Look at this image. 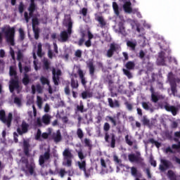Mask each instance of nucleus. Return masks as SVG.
I'll return each instance as SVG.
<instances>
[{
    "label": "nucleus",
    "instance_id": "f257e3e1",
    "mask_svg": "<svg viewBox=\"0 0 180 180\" xmlns=\"http://www.w3.org/2000/svg\"><path fill=\"white\" fill-rule=\"evenodd\" d=\"M1 32L4 34L7 43H10L11 46H15V27L8 25L7 27H2Z\"/></svg>",
    "mask_w": 180,
    "mask_h": 180
},
{
    "label": "nucleus",
    "instance_id": "f03ea898",
    "mask_svg": "<svg viewBox=\"0 0 180 180\" xmlns=\"http://www.w3.org/2000/svg\"><path fill=\"white\" fill-rule=\"evenodd\" d=\"M103 130L105 131V141L106 143H110L111 148H115L116 147V136L115 134H111V141H109V130H110L109 122L104 123Z\"/></svg>",
    "mask_w": 180,
    "mask_h": 180
},
{
    "label": "nucleus",
    "instance_id": "7ed1b4c3",
    "mask_svg": "<svg viewBox=\"0 0 180 180\" xmlns=\"http://www.w3.org/2000/svg\"><path fill=\"white\" fill-rule=\"evenodd\" d=\"M8 88L13 96H15V91L17 94H20V84H19V77H11L9 80Z\"/></svg>",
    "mask_w": 180,
    "mask_h": 180
},
{
    "label": "nucleus",
    "instance_id": "20e7f679",
    "mask_svg": "<svg viewBox=\"0 0 180 180\" xmlns=\"http://www.w3.org/2000/svg\"><path fill=\"white\" fill-rule=\"evenodd\" d=\"M20 162L24 164L25 165L21 166V170L27 174L29 172L30 175H33L34 174V166L33 165H29V159L26 157H22L20 160Z\"/></svg>",
    "mask_w": 180,
    "mask_h": 180
},
{
    "label": "nucleus",
    "instance_id": "39448f33",
    "mask_svg": "<svg viewBox=\"0 0 180 180\" xmlns=\"http://www.w3.org/2000/svg\"><path fill=\"white\" fill-rule=\"evenodd\" d=\"M71 34H72V21L71 20H69L67 31H62L60 34L61 41H63V43H65V41H68Z\"/></svg>",
    "mask_w": 180,
    "mask_h": 180
},
{
    "label": "nucleus",
    "instance_id": "423d86ee",
    "mask_svg": "<svg viewBox=\"0 0 180 180\" xmlns=\"http://www.w3.org/2000/svg\"><path fill=\"white\" fill-rule=\"evenodd\" d=\"M12 119H13V115L12 112H9L6 117V114L5 113V110H0V120L4 124L7 125V127H11L12 125Z\"/></svg>",
    "mask_w": 180,
    "mask_h": 180
},
{
    "label": "nucleus",
    "instance_id": "0eeeda50",
    "mask_svg": "<svg viewBox=\"0 0 180 180\" xmlns=\"http://www.w3.org/2000/svg\"><path fill=\"white\" fill-rule=\"evenodd\" d=\"M128 160L130 161V162L140 164V165H142V167L146 165V163H144V159L141 158V154H140V152H137L136 155L134 153L129 154L128 155Z\"/></svg>",
    "mask_w": 180,
    "mask_h": 180
},
{
    "label": "nucleus",
    "instance_id": "6e6552de",
    "mask_svg": "<svg viewBox=\"0 0 180 180\" xmlns=\"http://www.w3.org/2000/svg\"><path fill=\"white\" fill-rule=\"evenodd\" d=\"M63 155L66 160V163L63 164V165H66L67 167H71L72 165V158H74V155L71 153L70 148H65L63 152Z\"/></svg>",
    "mask_w": 180,
    "mask_h": 180
},
{
    "label": "nucleus",
    "instance_id": "1a4fd4ad",
    "mask_svg": "<svg viewBox=\"0 0 180 180\" xmlns=\"http://www.w3.org/2000/svg\"><path fill=\"white\" fill-rule=\"evenodd\" d=\"M35 11H37V5L30 4L28 7L29 13L27 11L24 13V18L25 19L26 23H29V20H30V18H33V14L34 13Z\"/></svg>",
    "mask_w": 180,
    "mask_h": 180
},
{
    "label": "nucleus",
    "instance_id": "9d476101",
    "mask_svg": "<svg viewBox=\"0 0 180 180\" xmlns=\"http://www.w3.org/2000/svg\"><path fill=\"white\" fill-rule=\"evenodd\" d=\"M30 125L26 122V121L22 120L21 125L17 128V133L19 136H23V134H26L27 131H29Z\"/></svg>",
    "mask_w": 180,
    "mask_h": 180
},
{
    "label": "nucleus",
    "instance_id": "9b49d317",
    "mask_svg": "<svg viewBox=\"0 0 180 180\" xmlns=\"http://www.w3.org/2000/svg\"><path fill=\"white\" fill-rule=\"evenodd\" d=\"M50 134H51V132H49V133L44 132L41 134V130L40 129H38L34 136V139L38 141H41V139H43L44 140H47Z\"/></svg>",
    "mask_w": 180,
    "mask_h": 180
},
{
    "label": "nucleus",
    "instance_id": "f8f14e48",
    "mask_svg": "<svg viewBox=\"0 0 180 180\" xmlns=\"http://www.w3.org/2000/svg\"><path fill=\"white\" fill-rule=\"evenodd\" d=\"M22 151L25 157H27V158L30 157L32 149H30V143H29V141L24 140L22 141Z\"/></svg>",
    "mask_w": 180,
    "mask_h": 180
},
{
    "label": "nucleus",
    "instance_id": "ddd939ff",
    "mask_svg": "<svg viewBox=\"0 0 180 180\" xmlns=\"http://www.w3.org/2000/svg\"><path fill=\"white\" fill-rule=\"evenodd\" d=\"M122 114L120 112H117L115 117L108 116V119L111 122L112 126L115 127L117 126V124H122V121H120V115Z\"/></svg>",
    "mask_w": 180,
    "mask_h": 180
},
{
    "label": "nucleus",
    "instance_id": "4468645a",
    "mask_svg": "<svg viewBox=\"0 0 180 180\" xmlns=\"http://www.w3.org/2000/svg\"><path fill=\"white\" fill-rule=\"evenodd\" d=\"M160 162L162 165H159V169L162 172H165V171H167V169H169L171 165H172V163L170 161L164 159H162Z\"/></svg>",
    "mask_w": 180,
    "mask_h": 180
},
{
    "label": "nucleus",
    "instance_id": "2eb2a0df",
    "mask_svg": "<svg viewBox=\"0 0 180 180\" xmlns=\"http://www.w3.org/2000/svg\"><path fill=\"white\" fill-rule=\"evenodd\" d=\"M50 160V149H48L47 151H46L44 155H41L39 156V165L42 166L44 165V162L46 161H49Z\"/></svg>",
    "mask_w": 180,
    "mask_h": 180
},
{
    "label": "nucleus",
    "instance_id": "dca6fc26",
    "mask_svg": "<svg viewBox=\"0 0 180 180\" xmlns=\"http://www.w3.org/2000/svg\"><path fill=\"white\" fill-rule=\"evenodd\" d=\"M53 81L54 85H58V81H60V76L61 75V70L58 69L56 71V68L52 69Z\"/></svg>",
    "mask_w": 180,
    "mask_h": 180
},
{
    "label": "nucleus",
    "instance_id": "f3484780",
    "mask_svg": "<svg viewBox=\"0 0 180 180\" xmlns=\"http://www.w3.org/2000/svg\"><path fill=\"white\" fill-rule=\"evenodd\" d=\"M94 16L95 20H96V22H98L100 27H101V29H103V27L106 26V20H105V18H103L102 15H99L98 13H95Z\"/></svg>",
    "mask_w": 180,
    "mask_h": 180
},
{
    "label": "nucleus",
    "instance_id": "a211bd4d",
    "mask_svg": "<svg viewBox=\"0 0 180 180\" xmlns=\"http://www.w3.org/2000/svg\"><path fill=\"white\" fill-rule=\"evenodd\" d=\"M164 108L167 112H171L173 116H176V114L178 113V108L174 105H169V104L165 105Z\"/></svg>",
    "mask_w": 180,
    "mask_h": 180
},
{
    "label": "nucleus",
    "instance_id": "6ab92c4d",
    "mask_svg": "<svg viewBox=\"0 0 180 180\" xmlns=\"http://www.w3.org/2000/svg\"><path fill=\"white\" fill-rule=\"evenodd\" d=\"M77 164L79 169H81V171H84L85 176L89 178V175L91 174L86 172V162H85V160H83L82 162H78Z\"/></svg>",
    "mask_w": 180,
    "mask_h": 180
},
{
    "label": "nucleus",
    "instance_id": "aec40b11",
    "mask_svg": "<svg viewBox=\"0 0 180 180\" xmlns=\"http://www.w3.org/2000/svg\"><path fill=\"white\" fill-rule=\"evenodd\" d=\"M123 9L126 13H131L133 8H131V2L126 1L123 5Z\"/></svg>",
    "mask_w": 180,
    "mask_h": 180
},
{
    "label": "nucleus",
    "instance_id": "412c9836",
    "mask_svg": "<svg viewBox=\"0 0 180 180\" xmlns=\"http://www.w3.org/2000/svg\"><path fill=\"white\" fill-rule=\"evenodd\" d=\"M127 47H129L131 51H136V47L137 46V41L134 40H129L127 41Z\"/></svg>",
    "mask_w": 180,
    "mask_h": 180
},
{
    "label": "nucleus",
    "instance_id": "4be33fe9",
    "mask_svg": "<svg viewBox=\"0 0 180 180\" xmlns=\"http://www.w3.org/2000/svg\"><path fill=\"white\" fill-rule=\"evenodd\" d=\"M78 75L79 77L80 81L83 86H86V79L85 78V75H84V72L82 70L79 69L78 70Z\"/></svg>",
    "mask_w": 180,
    "mask_h": 180
},
{
    "label": "nucleus",
    "instance_id": "5701e85b",
    "mask_svg": "<svg viewBox=\"0 0 180 180\" xmlns=\"http://www.w3.org/2000/svg\"><path fill=\"white\" fill-rule=\"evenodd\" d=\"M115 51H116V45H115V44H111L110 45V49L107 51V57L109 58H110V57H113Z\"/></svg>",
    "mask_w": 180,
    "mask_h": 180
},
{
    "label": "nucleus",
    "instance_id": "b1692460",
    "mask_svg": "<svg viewBox=\"0 0 180 180\" xmlns=\"http://www.w3.org/2000/svg\"><path fill=\"white\" fill-rule=\"evenodd\" d=\"M52 139L55 143H60V141H61L63 137L61 136V132L60 130H58L56 134H53Z\"/></svg>",
    "mask_w": 180,
    "mask_h": 180
},
{
    "label": "nucleus",
    "instance_id": "393cba45",
    "mask_svg": "<svg viewBox=\"0 0 180 180\" xmlns=\"http://www.w3.org/2000/svg\"><path fill=\"white\" fill-rule=\"evenodd\" d=\"M108 101L110 108H119V106H120V104L117 100H115L113 101V99L109 98Z\"/></svg>",
    "mask_w": 180,
    "mask_h": 180
},
{
    "label": "nucleus",
    "instance_id": "a878e982",
    "mask_svg": "<svg viewBox=\"0 0 180 180\" xmlns=\"http://www.w3.org/2000/svg\"><path fill=\"white\" fill-rule=\"evenodd\" d=\"M9 75L11 78H19V76H18V72H16V70L13 66H10Z\"/></svg>",
    "mask_w": 180,
    "mask_h": 180
},
{
    "label": "nucleus",
    "instance_id": "bb28decb",
    "mask_svg": "<svg viewBox=\"0 0 180 180\" xmlns=\"http://www.w3.org/2000/svg\"><path fill=\"white\" fill-rule=\"evenodd\" d=\"M131 174L132 176H134L135 178H141L143 176V174L141 173L137 172V168L132 167L131 168Z\"/></svg>",
    "mask_w": 180,
    "mask_h": 180
},
{
    "label": "nucleus",
    "instance_id": "cd10ccee",
    "mask_svg": "<svg viewBox=\"0 0 180 180\" xmlns=\"http://www.w3.org/2000/svg\"><path fill=\"white\" fill-rule=\"evenodd\" d=\"M50 65H51V62L47 58H44L43 60V70H45L46 71H49V69L50 68Z\"/></svg>",
    "mask_w": 180,
    "mask_h": 180
},
{
    "label": "nucleus",
    "instance_id": "c85d7f7f",
    "mask_svg": "<svg viewBox=\"0 0 180 180\" xmlns=\"http://www.w3.org/2000/svg\"><path fill=\"white\" fill-rule=\"evenodd\" d=\"M87 66H88L89 70V75L91 77H94V75H95V66L94 65V63L89 62L87 64Z\"/></svg>",
    "mask_w": 180,
    "mask_h": 180
},
{
    "label": "nucleus",
    "instance_id": "c756f323",
    "mask_svg": "<svg viewBox=\"0 0 180 180\" xmlns=\"http://www.w3.org/2000/svg\"><path fill=\"white\" fill-rule=\"evenodd\" d=\"M94 93L89 91H84L82 93V99H86V98H92Z\"/></svg>",
    "mask_w": 180,
    "mask_h": 180
},
{
    "label": "nucleus",
    "instance_id": "7c9ffc66",
    "mask_svg": "<svg viewBox=\"0 0 180 180\" xmlns=\"http://www.w3.org/2000/svg\"><path fill=\"white\" fill-rule=\"evenodd\" d=\"M70 86L72 89H78L79 86L78 80H75L74 78L71 79Z\"/></svg>",
    "mask_w": 180,
    "mask_h": 180
},
{
    "label": "nucleus",
    "instance_id": "2f4dec72",
    "mask_svg": "<svg viewBox=\"0 0 180 180\" xmlns=\"http://www.w3.org/2000/svg\"><path fill=\"white\" fill-rule=\"evenodd\" d=\"M165 53L162 51L159 53V58L158 59V63L162 64V65H164V64H165Z\"/></svg>",
    "mask_w": 180,
    "mask_h": 180
},
{
    "label": "nucleus",
    "instance_id": "473e14b6",
    "mask_svg": "<svg viewBox=\"0 0 180 180\" xmlns=\"http://www.w3.org/2000/svg\"><path fill=\"white\" fill-rule=\"evenodd\" d=\"M22 84L25 86H27L28 84H30V77H29V75L25 73L22 78Z\"/></svg>",
    "mask_w": 180,
    "mask_h": 180
},
{
    "label": "nucleus",
    "instance_id": "72a5a7b5",
    "mask_svg": "<svg viewBox=\"0 0 180 180\" xmlns=\"http://www.w3.org/2000/svg\"><path fill=\"white\" fill-rule=\"evenodd\" d=\"M167 176L170 180H177V176L176 174H175V172H174V171L172 170H169L167 172Z\"/></svg>",
    "mask_w": 180,
    "mask_h": 180
},
{
    "label": "nucleus",
    "instance_id": "f704fd0d",
    "mask_svg": "<svg viewBox=\"0 0 180 180\" xmlns=\"http://www.w3.org/2000/svg\"><path fill=\"white\" fill-rule=\"evenodd\" d=\"M118 27H119V30H120V33H121L122 34H126V30L124 28V23L123 22H120L118 23Z\"/></svg>",
    "mask_w": 180,
    "mask_h": 180
},
{
    "label": "nucleus",
    "instance_id": "c9c22d12",
    "mask_svg": "<svg viewBox=\"0 0 180 180\" xmlns=\"http://www.w3.org/2000/svg\"><path fill=\"white\" fill-rule=\"evenodd\" d=\"M125 67L127 70H134V68L136 67V64L133 61H128L126 63Z\"/></svg>",
    "mask_w": 180,
    "mask_h": 180
},
{
    "label": "nucleus",
    "instance_id": "e433bc0d",
    "mask_svg": "<svg viewBox=\"0 0 180 180\" xmlns=\"http://www.w3.org/2000/svg\"><path fill=\"white\" fill-rule=\"evenodd\" d=\"M112 8L113 11L117 16H119L120 15V11H119V5H117V3L112 2Z\"/></svg>",
    "mask_w": 180,
    "mask_h": 180
},
{
    "label": "nucleus",
    "instance_id": "4c0bfd02",
    "mask_svg": "<svg viewBox=\"0 0 180 180\" xmlns=\"http://www.w3.org/2000/svg\"><path fill=\"white\" fill-rule=\"evenodd\" d=\"M34 32V37L35 40H39V37H40V29L39 27L32 28Z\"/></svg>",
    "mask_w": 180,
    "mask_h": 180
},
{
    "label": "nucleus",
    "instance_id": "58836bf2",
    "mask_svg": "<svg viewBox=\"0 0 180 180\" xmlns=\"http://www.w3.org/2000/svg\"><path fill=\"white\" fill-rule=\"evenodd\" d=\"M77 112H80L81 113H84V112H86V109L84 108V103L80 101L79 105H77Z\"/></svg>",
    "mask_w": 180,
    "mask_h": 180
},
{
    "label": "nucleus",
    "instance_id": "ea45409f",
    "mask_svg": "<svg viewBox=\"0 0 180 180\" xmlns=\"http://www.w3.org/2000/svg\"><path fill=\"white\" fill-rule=\"evenodd\" d=\"M42 44L41 43H39L37 45V54L38 56V57H43V49H42Z\"/></svg>",
    "mask_w": 180,
    "mask_h": 180
},
{
    "label": "nucleus",
    "instance_id": "a19ab883",
    "mask_svg": "<svg viewBox=\"0 0 180 180\" xmlns=\"http://www.w3.org/2000/svg\"><path fill=\"white\" fill-rule=\"evenodd\" d=\"M50 119H51V117H50L49 115H44L42 117V122L44 124H50Z\"/></svg>",
    "mask_w": 180,
    "mask_h": 180
},
{
    "label": "nucleus",
    "instance_id": "79ce46f5",
    "mask_svg": "<svg viewBox=\"0 0 180 180\" xmlns=\"http://www.w3.org/2000/svg\"><path fill=\"white\" fill-rule=\"evenodd\" d=\"M32 29L37 28L36 26H39L40 22H39V18L37 17H34L32 20Z\"/></svg>",
    "mask_w": 180,
    "mask_h": 180
},
{
    "label": "nucleus",
    "instance_id": "37998d69",
    "mask_svg": "<svg viewBox=\"0 0 180 180\" xmlns=\"http://www.w3.org/2000/svg\"><path fill=\"white\" fill-rule=\"evenodd\" d=\"M122 71L124 72V75H126V77H127L128 79H131V78H133V74H131L129 70L123 69Z\"/></svg>",
    "mask_w": 180,
    "mask_h": 180
},
{
    "label": "nucleus",
    "instance_id": "c03bdc74",
    "mask_svg": "<svg viewBox=\"0 0 180 180\" xmlns=\"http://www.w3.org/2000/svg\"><path fill=\"white\" fill-rule=\"evenodd\" d=\"M40 82L43 84V85H50V81H49V79H47L46 77H45L44 76H41L40 77Z\"/></svg>",
    "mask_w": 180,
    "mask_h": 180
},
{
    "label": "nucleus",
    "instance_id": "a18cd8bd",
    "mask_svg": "<svg viewBox=\"0 0 180 180\" xmlns=\"http://www.w3.org/2000/svg\"><path fill=\"white\" fill-rule=\"evenodd\" d=\"M149 143H151V144H155V147L157 148H160L161 147V143L154 140V139L151 138L148 140Z\"/></svg>",
    "mask_w": 180,
    "mask_h": 180
},
{
    "label": "nucleus",
    "instance_id": "49530a36",
    "mask_svg": "<svg viewBox=\"0 0 180 180\" xmlns=\"http://www.w3.org/2000/svg\"><path fill=\"white\" fill-rule=\"evenodd\" d=\"M141 122L143 123V126H150V120H148L146 115L143 117Z\"/></svg>",
    "mask_w": 180,
    "mask_h": 180
},
{
    "label": "nucleus",
    "instance_id": "de8ad7c7",
    "mask_svg": "<svg viewBox=\"0 0 180 180\" xmlns=\"http://www.w3.org/2000/svg\"><path fill=\"white\" fill-rule=\"evenodd\" d=\"M18 12L21 15L23 13V12H25V4H23L22 1H20L18 5Z\"/></svg>",
    "mask_w": 180,
    "mask_h": 180
},
{
    "label": "nucleus",
    "instance_id": "09e8293b",
    "mask_svg": "<svg viewBox=\"0 0 180 180\" xmlns=\"http://www.w3.org/2000/svg\"><path fill=\"white\" fill-rule=\"evenodd\" d=\"M77 136L80 140H82L84 139V131H82V129L81 128H78L77 130Z\"/></svg>",
    "mask_w": 180,
    "mask_h": 180
},
{
    "label": "nucleus",
    "instance_id": "8fccbe9b",
    "mask_svg": "<svg viewBox=\"0 0 180 180\" xmlns=\"http://www.w3.org/2000/svg\"><path fill=\"white\" fill-rule=\"evenodd\" d=\"M65 95L70 96L71 95V90H70V82L66 84L65 87Z\"/></svg>",
    "mask_w": 180,
    "mask_h": 180
},
{
    "label": "nucleus",
    "instance_id": "3c124183",
    "mask_svg": "<svg viewBox=\"0 0 180 180\" xmlns=\"http://www.w3.org/2000/svg\"><path fill=\"white\" fill-rule=\"evenodd\" d=\"M125 141H126L127 144H128V146H133V142L131 141V136H130V138H129V135H126L125 136Z\"/></svg>",
    "mask_w": 180,
    "mask_h": 180
},
{
    "label": "nucleus",
    "instance_id": "603ef678",
    "mask_svg": "<svg viewBox=\"0 0 180 180\" xmlns=\"http://www.w3.org/2000/svg\"><path fill=\"white\" fill-rule=\"evenodd\" d=\"M150 106H151V103L142 102V108H143L145 110H150Z\"/></svg>",
    "mask_w": 180,
    "mask_h": 180
},
{
    "label": "nucleus",
    "instance_id": "864d4df0",
    "mask_svg": "<svg viewBox=\"0 0 180 180\" xmlns=\"http://www.w3.org/2000/svg\"><path fill=\"white\" fill-rule=\"evenodd\" d=\"M151 101L154 103H157L158 101H160V98H158V96L155 95V94H151Z\"/></svg>",
    "mask_w": 180,
    "mask_h": 180
},
{
    "label": "nucleus",
    "instance_id": "5fc2aeb1",
    "mask_svg": "<svg viewBox=\"0 0 180 180\" xmlns=\"http://www.w3.org/2000/svg\"><path fill=\"white\" fill-rule=\"evenodd\" d=\"M84 144L86 147H89V148H92V144L91 143V140L89 139H84Z\"/></svg>",
    "mask_w": 180,
    "mask_h": 180
},
{
    "label": "nucleus",
    "instance_id": "6e6d98bb",
    "mask_svg": "<svg viewBox=\"0 0 180 180\" xmlns=\"http://www.w3.org/2000/svg\"><path fill=\"white\" fill-rule=\"evenodd\" d=\"M19 34H20V39L23 41L25 40V31H23V29L20 28L19 29Z\"/></svg>",
    "mask_w": 180,
    "mask_h": 180
},
{
    "label": "nucleus",
    "instance_id": "4d7b16f0",
    "mask_svg": "<svg viewBox=\"0 0 180 180\" xmlns=\"http://www.w3.org/2000/svg\"><path fill=\"white\" fill-rule=\"evenodd\" d=\"M85 42V34H82V38L79 39L77 44L78 46H81Z\"/></svg>",
    "mask_w": 180,
    "mask_h": 180
},
{
    "label": "nucleus",
    "instance_id": "13d9d810",
    "mask_svg": "<svg viewBox=\"0 0 180 180\" xmlns=\"http://www.w3.org/2000/svg\"><path fill=\"white\" fill-rule=\"evenodd\" d=\"M35 89L37 90V92H38V94H43V88L41 87V85H40V84L36 85Z\"/></svg>",
    "mask_w": 180,
    "mask_h": 180
},
{
    "label": "nucleus",
    "instance_id": "bf43d9fd",
    "mask_svg": "<svg viewBox=\"0 0 180 180\" xmlns=\"http://www.w3.org/2000/svg\"><path fill=\"white\" fill-rule=\"evenodd\" d=\"M79 13L83 16H86V15L88 14V8H83L82 10L79 11Z\"/></svg>",
    "mask_w": 180,
    "mask_h": 180
},
{
    "label": "nucleus",
    "instance_id": "052dcab7",
    "mask_svg": "<svg viewBox=\"0 0 180 180\" xmlns=\"http://www.w3.org/2000/svg\"><path fill=\"white\" fill-rule=\"evenodd\" d=\"M14 103H15V105H18V106H20L22 105V101L18 97H15Z\"/></svg>",
    "mask_w": 180,
    "mask_h": 180
},
{
    "label": "nucleus",
    "instance_id": "680f3d73",
    "mask_svg": "<svg viewBox=\"0 0 180 180\" xmlns=\"http://www.w3.org/2000/svg\"><path fill=\"white\" fill-rule=\"evenodd\" d=\"M75 57H77V58H81L82 57V51L79 49L77 50L75 53Z\"/></svg>",
    "mask_w": 180,
    "mask_h": 180
},
{
    "label": "nucleus",
    "instance_id": "e2e57ef3",
    "mask_svg": "<svg viewBox=\"0 0 180 180\" xmlns=\"http://www.w3.org/2000/svg\"><path fill=\"white\" fill-rule=\"evenodd\" d=\"M23 58V53H22L21 51H18L17 53V60L18 61H20Z\"/></svg>",
    "mask_w": 180,
    "mask_h": 180
},
{
    "label": "nucleus",
    "instance_id": "0e129e2a",
    "mask_svg": "<svg viewBox=\"0 0 180 180\" xmlns=\"http://www.w3.org/2000/svg\"><path fill=\"white\" fill-rule=\"evenodd\" d=\"M165 153L166 154H168V153H170L171 154H175V151H174L169 146L165 148Z\"/></svg>",
    "mask_w": 180,
    "mask_h": 180
},
{
    "label": "nucleus",
    "instance_id": "69168bd1",
    "mask_svg": "<svg viewBox=\"0 0 180 180\" xmlns=\"http://www.w3.org/2000/svg\"><path fill=\"white\" fill-rule=\"evenodd\" d=\"M172 150H180V141L178 142V144L172 145Z\"/></svg>",
    "mask_w": 180,
    "mask_h": 180
},
{
    "label": "nucleus",
    "instance_id": "338daca9",
    "mask_svg": "<svg viewBox=\"0 0 180 180\" xmlns=\"http://www.w3.org/2000/svg\"><path fill=\"white\" fill-rule=\"evenodd\" d=\"M150 165L154 167V168H155V167H157V161H155L153 158H150Z\"/></svg>",
    "mask_w": 180,
    "mask_h": 180
},
{
    "label": "nucleus",
    "instance_id": "774afa93",
    "mask_svg": "<svg viewBox=\"0 0 180 180\" xmlns=\"http://www.w3.org/2000/svg\"><path fill=\"white\" fill-rule=\"evenodd\" d=\"M125 105L127 107V109L129 111L133 110V105H131V103H129V102H126L125 103Z\"/></svg>",
    "mask_w": 180,
    "mask_h": 180
}]
</instances>
